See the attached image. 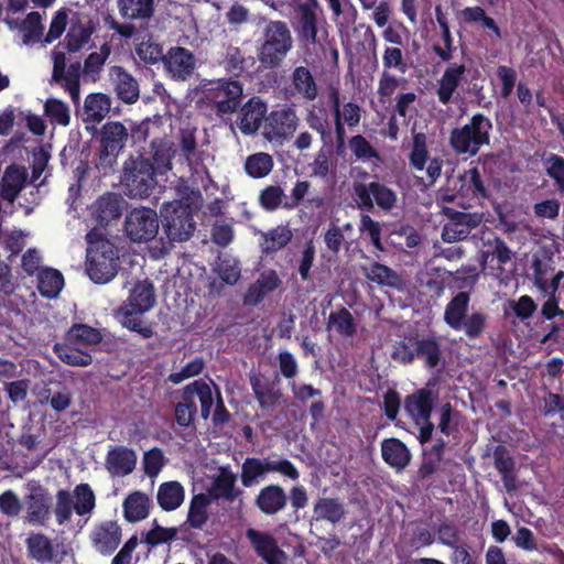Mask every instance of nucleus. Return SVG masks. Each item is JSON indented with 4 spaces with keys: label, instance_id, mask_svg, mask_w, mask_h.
Here are the masks:
<instances>
[{
    "label": "nucleus",
    "instance_id": "09e8293b",
    "mask_svg": "<svg viewBox=\"0 0 564 564\" xmlns=\"http://www.w3.org/2000/svg\"><path fill=\"white\" fill-rule=\"evenodd\" d=\"M66 339L74 345L90 346L102 340V335L97 328L86 324H74L67 332Z\"/></svg>",
    "mask_w": 564,
    "mask_h": 564
},
{
    "label": "nucleus",
    "instance_id": "864d4df0",
    "mask_svg": "<svg viewBox=\"0 0 564 564\" xmlns=\"http://www.w3.org/2000/svg\"><path fill=\"white\" fill-rule=\"evenodd\" d=\"M328 325H333L336 332L344 337H351L357 332L354 316L346 307L330 312Z\"/></svg>",
    "mask_w": 564,
    "mask_h": 564
},
{
    "label": "nucleus",
    "instance_id": "2eb2a0df",
    "mask_svg": "<svg viewBox=\"0 0 564 564\" xmlns=\"http://www.w3.org/2000/svg\"><path fill=\"white\" fill-rule=\"evenodd\" d=\"M246 538L254 553L265 564L288 563V554L279 546L276 539L271 533L249 528L246 531Z\"/></svg>",
    "mask_w": 564,
    "mask_h": 564
},
{
    "label": "nucleus",
    "instance_id": "4468645a",
    "mask_svg": "<svg viewBox=\"0 0 564 564\" xmlns=\"http://www.w3.org/2000/svg\"><path fill=\"white\" fill-rule=\"evenodd\" d=\"M299 118L293 108L284 106L272 110L265 117L263 135L269 141H282L296 130Z\"/></svg>",
    "mask_w": 564,
    "mask_h": 564
},
{
    "label": "nucleus",
    "instance_id": "4c0bfd02",
    "mask_svg": "<svg viewBox=\"0 0 564 564\" xmlns=\"http://www.w3.org/2000/svg\"><path fill=\"white\" fill-rule=\"evenodd\" d=\"M364 274L369 281L381 286H389L398 291L404 288L402 276L390 267L379 262H373L369 267L364 268Z\"/></svg>",
    "mask_w": 564,
    "mask_h": 564
},
{
    "label": "nucleus",
    "instance_id": "2f4dec72",
    "mask_svg": "<svg viewBox=\"0 0 564 564\" xmlns=\"http://www.w3.org/2000/svg\"><path fill=\"white\" fill-rule=\"evenodd\" d=\"M112 100L104 93H91L85 98L83 108V120L85 122L99 123L111 110Z\"/></svg>",
    "mask_w": 564,
    "mask_h": 564
},
{
    "label": "nucleus",
    "instance_id": "f704fd0d",
    "mask_svg": "<svg viewBox=\"0 0 564 564\" xmlns=\"http://www.w3.org/2000/svg\"><path fill=\"white\" fill-rule=\"evenodd\" d=\"M317 14L315 9L308 3L300 4L296 26L300 41L305 44L315 45L317 43Z\"/></svg>",
    "mask_w": 564,
    "mask_h": 564
},
{
    "label": "nucleus",
    "instance_id": "c9c22d12",
    "mask_svg": "<svg viewBox=\"0 0 564 564\" xmlns=\"http://www.w3.org/2000/svg\"><path fill=\"white\" fill-rule=\"evenodd\" d=\"M494 465L501 476L507 491L517 489L516 463L509 451L502 446H496L494 451Z\"/></svg>",
    "mask_w": 564,
    "mask_h": 564
},
{
    "label": "nucleus",
    "instance_id": "473e14b6",
    "mask_svg": "<svg viewBox=\"0 0 564 564\" xmlns=\"http://www.w3.org/2000/svg\"><path fill=\"white\" fill-rule=\"evenodd\" d=\"M382 459L397 470L404 469L411 460V453L399 438H387L381 443Z\"/></svg>",
    "mask_w": 564,
    "mask_h": 564
},
{
    "label": "nucleus",
    "instance_id": "13d9d810",
    "mask_svg": "<svg viewBox=\"0 0 564 564\" xmlns=\"http://www.w3.org/2000/svg\"><path fill=\"white\" fill-rule=\"evenodd\" d=\"M348 144L357 161L369 162L371 160H381L379 152L361 134L351 137Z\"/></svg>",
    "mask_w": 564,
    "mask_h": 564
},
{
    "label": "nucleus",
    "instance_id": "6e6d98bb",
    "mask_svg": "<svg viewBox=\"0 0 564 564\" xmlns=\"http://www.w3.org/2000/svg\"><path fill=\"white\" fill-rule=\"evenodd\" d=\"M54 351L63 362L69 366L86 367L93 362L90 354L75 349L65 344H55Z\"/></svg>",
    "mask_w": 564,
    "mask_h": 564
},
{
    "label": "nucleus",
    "instance_id": "58836bf2",
    "mask_svg": "<svg viewBox=\"0 0 564 564\" xmlns=\"http://www.w3.org/2000/svg\"><path fill=\"white\" fill-rule=\"evenodd\" d=\"M415 358L422 360L424 366L433 369L444 362L440 341L433 337H419L416 339Z\"/></svg>",
    "mask_w": 564,
    "mask_h": 564
},
{
    "label": "nucleus",
    "instance_id": "39448f33",
    "mask_svg": "<svg viewBox=\"0 0 564 564\" xmlns=\"http://www.w3.org/2000/svg\"><path fill=\"white\" fill-rule=\"evenodd\" d=\"M196 398L200 404L202 419L209 417L214 405L213 391L205 380L198 379L183 388L181 400L174 406L175 422L180 427L186 429L194 424L197 414Z\"/></svg>",
    "mask_w": 564,
    "mask_h": 564
},
{
    "label": "nucleus",
    "instance_id": "bf43d9fd",
    "mask_svg": "<svg viewBox=\"0 0 564 564\" xmlns=\"http://www.w3.org/2000/svg\"><path fill=\"white\" fill-rule=\"evenodd\" d=\"M75 512L78 516L90 513L96 506V497L88 484H79L74 489Z\"/></svg>",
    "mask_w": 564,
    "mask_h": 564
},
{
    "label": "nucleus",
    "instance_id": "0eeeda50",
    "mask_svg": "<svg viewBox=\"0 0 564 564\" xmlns=\"http://www.w3.org/2000/svg\"><path fill=\"white\" fill-rule=\"evenodd\" d=\"M119 268V250L110 240L101 239L87 248L86 271L94 283L110 282Z\"/></svg>",
    "mask_w": 564,
    "mask_h": 564
},
{
    "label": "nucleus",
    "instance_id": "774afa93",
    "mask_svg": "<svg viewBox=\"0 0 564 564\" xmlns=\"http://www.w3.org/2000/svg\"><path fill=\"white\" fill-rule=\"evenodd\" d=\"M165 465V457L161 448L153 447L143 455L144 474L151 478L156 477Z\"/></svg>",
    "mask_w": 564,
    "mask_h": 564
},
{
    "label": "nucleus",
    "instance_id": "7ed1b4c3",
    "mask_svg": "<svg viewBox=\"0 0 564 564\" xmlns=\"http://www.w3.org/2000/svg\"><path fill=\"white\" fill-rule=\"evenodd\" d=\"M492 122L481 112L474 113L464 126L449 133V147L456 155L473 158L479 150L490 144Z\"/></svg>",
    "mask_w": 564,
    "mask_h": 564
},
{
    "label": "nucleus",
    "instance_id": "bb28decb",
    "mask_svg": "<svg viewBox=\"0 0 564 564\" xmlns=\"http://www.w3.org/2000/svg\"><path fill=\"white\" fill-rule=\"evenodd\" d=\"M249 382L254 398L262 410L273 409L280 402L282 393L274 382L256 373L249 377Z\"/></svg>",
    "mask_w": 564,
    "mask_h": 564
},
{
    "label": "nucleus",
    "instance_id": "c85d7f7f",
    "mask_svg": "<svg viewBox=\"0 0 564 564\" xmlns=\"http://www.w3.org/2000/svg\"><path fill=\"white\" fill-rule=\"evenodd\" d=\"M122 199L113 193L100 196L95 203L94 218L100 227L108 226L111 221L120 218L122 214Z\"/></svg>",
    "mask_w": 564,
    "mask_h": 564
},
{
    "label": "nucleus",
    "instance_id": "49530a36",
    "mask_svg": "<svg viewBox=\"0 0 564 564\" xmlns=\"http://www.w3.org/2000/svg\"><path fill=\"white\" fill-rule=\"evenodd\" d=\"M150 499L141 492L134 491L130 494L123 501V516L129 522H138L149 516Z\"/></svg>",
    "mask_w": 564,
    "mask_h": 564
},
{
    "label": "nucleus",
    "instance_id": "9b49d317",
    "mask_svg": "<svg viewBox=\"0 0 564 564\" xmlns=\"http://www.w3.org/2000/svg\"><path fill=\"white\" fill-rule=\"evenodd\" d=\"M267 473H279L292 480H297L300 477L299 470L289 459L270 460L247 457L241 466V484L243 487L249 488Z\"/></svg>",
    "mask_w": 564,
    "mask_h": 564
},
{
    "label": "nucleus",
    "instance_id": "cd10ccee",
    "mask_svg": "<svg viewBox=\"0 0 564 564\" xmlns=\"http://www.w3.org/2000/svg\"><path fill=\"white\" fill-rule=\"evenodd\" d=\"M135 464V452L126 446L112 447L106 457V467L108 471L116 476H127L131 474Z\"/></svg>",
    "mask_w": 564,
    "mask_h": 564
},
{
    "label": "nucleus",
    "instance_id": "338daca9",
    "mask_svg": "<svg viewBox=\"0 0 564 564\" xmlns=\"http://www.w3.org/2000/svg\"><path fill=\"white\" fill-rule=\"evenodd\" d=\"M284 197V192L279 185H268L260 191L259 204L267 212L276 210Z\"/></svg>",
    "mask_w": 564,
    "mask_h": 564
},
{
    "label": "nucleus",
    "instance_id": "37998d69",
    "mask_svg": "<svg viewBox=\"0 0 564 564\" xmlns=\"http://www.w3.org/2000/svg\"><path fill=\"white\" fill-rule=\"evenodd\" d=\"M212 503V498L205 494L194 495L191 499L186 523L196 530H202L208 519V507Z\"/></svg>",
    "mask_w": 564,
    "mask_h": 564
},
{
    "label": "nucleus",
    "instance_id": "9d476101",
    "mask_svg": "<svg viewBox=\"0 0 564 564\" xmlns=\"http://www.w3.org/2000/svg\"><path fill=\"white\" fill-rule=\"evenodd\" d=\"M127 128L119 121H108L99 130L98 169L105 173L112 170L118 155L123 151L128 141Z\"/></svg>",
    "mask_w": 564,
    "mask_h": 564
},
{
    "label": "nucleus",
    "instance_id": "7c9ffc66",
    "mask_svg": "<svg viewBox=\"0 0 564 564\" xmlns=\"http://www.w3.org/2000/svg\"><path fill=\"white\" fill-rule=\"evenodd\" d=\"M122 19L128 21H150L155 12V0H117Z\"/></svg>",
    "mask_w": 564,
    "mask_h": 564
},
{
    "label": "nucleus",
    "instance_id": "6ab92c4d",
    "mask_svg": "<svg viewBox=\"0 0 564 564\" xmlns=\"http://www.w3.org/2000/svg\"><path fill=\"white\" fill-rule=\"evenodd\" d=\"M58 543L43 532H31L25 539L26 555L37 564L58 561Z\"/></svg>",
    "mask_w": 564,
    "mask_h": 564
},
{
    "label": "nucleus",
    "instance_id": "20e7f679",
    "mask_svg": "<svg viewBox=\"0 0 564 564\" xmlns=\"http://www.w3.org/2000/svg\"><path fill=\"white\" fill-rule=\"evenodd\" d=\"M293 46V39L284 21H270L263 29V36L257 50L259 69H276Z\"/></svg>",
    "mask_w": 564,
    "mask_h": 564
},
{
    "label": "nucleus",
    "instance_id": "8fccbe9b",
    "mask_svg": "<svg viewBox=\"0 0 564 564\" xmlns=\"http://www.w3.org/2000/svg\"><path fill=\"white\" fill-rule=\"evenodd\" d=\"M459 181L462 182L460 192L465 191L466 194H470L473 197H488V191L477 166H474L460 174Z\"/></svg>",
    "mask_w": 564,
    "mask_h": 564
},
{
    "label": "nucleus",
    "instance_id": "e2e57ef3",
    "mask_svg": "<svg viewBox=\"0 0 564 564\" xmlns=\"http://www.w3.org/2000/svg\"><path fill=\"white\" fill-rule=\"evenodd\" d=\"M215 271L226 284H236L241 276V269L237 259L231 257L219 258Z\"/></svg>",
    "mask_w": 564,
    "mask_h": 564
},
{
    "label": "nucleus",
    "instance_id": "680f3d73",
    "mask_svg": "<svg viewBox=\"0 0 564 564\" xmlns=\"http://www.w3.org/2000/svg\"><path fill=\"white\" fill-rule=\"evenodd\" d=\"M416 339L417 336H408L395 341L391 358L403 365L412 364L415 359Z\"/></svg>",
    "mask_w": 564,
    "mask_h": 564
},
{
    "label": "nucleus",
    "instance_id": "603ef678",
    "mask_svg": "<svg viewBox=\"0 0 564 564\" xmlns=\"http://www.w3.org/2000/svg\"><path fill=\"white\" fill-rule=\"evenodd\" d=\"M110 53L111 47L107 42L100 46L99 52L90 53L84 61V74L96 80L99 77Z\"/></svg>",
    "mask_w": 564,
    "mask_h": 564
},
{
    "label": "nucleus",
    "instance_id": "a18cd8bd",
    "mask_svg": "<svg viewBox=\"0 0 564 564\" xmlns=\"http://www.w3.org/2000/svg\"><path fill=\"white\" fill-rule=\"evenodd\" d=\"M64 286L63 274L52 268H44L37 272V290L46 299H55Z\"/></svg>",
    "mask_w": 564,
    "mask_h": 564
},
{
    "label": "nucleus",
    "instance_id": "f03ea898",
    "mask_svg": "<svg viewBox=\"0 0 564 564\" xmlns=\"http://www.w3.org/2000/svg\"><path fill=\"white\" fill-rule=\"evenodd\" d=\"M470 293L460 291L446 304L443 315L444 323L453 330L460 332L468 339H477L487 328L488 315L482 311H473L468 314Z\"/></svg>",
    "mask_w": 564,
    "mask_h": 564
},
{
    "label": "nucleus",
    "instance_id": "79ce46f5",
    "mask_svg": "<svg viewBox=\"0 0 564 564\" xmlns=\"http://www.w3.org/2000/svg\"><path fill=\"white\" fill-rule=\"evenodd\" d=\"M150 161L158 174H164L172 169V143L164 138H155L150 144Z\"/></svg>",
    "mask_w": 564,
    "mask_h": 564
},
{
    "label": "nucleus",
    "instance_id": "6e6552de",
    "mask_svg": "<svg viewBox=\"0 0 564 564\" xmlns=\"http://www.w3.org/2000/svg\"><path fill=\"white\" fill-rule=\"evenodd\" d=\"M164 231L171 241H187L195 230L193 210L183 200L165 203L161 209Z\"/></svg>",
    "mask_w": 564,
    "mask_h": 564
},
{
    "label": "nucleus",
    "instance_id": "3c124183",
    "mask_svg": "<svg viewBox=\"0 0 564 564\" xmlns=\"http://www.w3.org/2000/svg\"><path fill=\"white\" fill-rule=\"evenodd\" d=\"M55 506L52 508L56 522L58 525H63L70 521L73 511H75L74 497L70 491L66 489L57 490L55 495Z\"/></svg>",
    "mask_w": 564,
    "mask_h": 564
},
{
    "label": "nucleus",
    "instance_id": "f8f14e48",
    "mask_svg": "<svg viewBox=\"0 0 564 564\" xmlns=\"http://www.w3.org/2000/svg\"><path fill=\"white\" fill-rule=\"evenodd\" d=\"M159 223L155 210L148 207L133 208L126 216L124 231L133 242H148L156 237Z\"/></svg>",
    "mask_w": 564,
    "mask_h": 564
},
{
    "label": "nucleus",
    "instance_id": "5fc2aeb1",
    "mask_svg": "<svg viewBox=\"0 0 564 564\" xmlns=\"http://www.w3.org/2000/svg\"><path fill=\"white\" fill-rule=\"evenodd\" d=\"M19 28L23 33V43L25 45L39 42L43 35L41 14L37 11H31Z\"/></svg>",
    "mask_w": 564,
    "mask_h": 564
},
{
    "label": "nucleus",
    "instance_id": "4be33fe9",
    "mask_svg": "<svg viewBox=\"0 0 564 564\" xmlns=\"http://www.w3.org/2000/svg\"><path fill=\"white\" fill-rule=\"evenodd\" d=\"M109 77L117 97L124 104H134L140 96L137 79L121 66H111Z\"/></svg>",
    "mask_w": 564,
    "mask_h": 564
},
{
    "label": "nucleus",
    "instance_id": "a19ab883",
    "mask_svg": "<svg viewBox=\"0 0 564 564\" xmlns=\"http://www.w3.org/2000/svg\"><path fill=\"white\" fill-rule=\"evenodd\" d=\"M292 86L296 94L313 101L318 96V88L312 72L305 66H296L291 74Z\"/></svg>",
    "mask_w": 564,
    "mask_h": 564
},
{
    "label": "nucleus",
    "instance_id": "4d7b16f0",
    "mask_svg": "<svg viewBox=\"0 0 564 564\" xmlns=\"http://www.w3.org/2000/svg\"><path fill=\"white\" fill-rule=\"evenodd\" d=\"M546 175L554 181L558 193L564 194V158L549 153L542 159Z\"/></svg>",
    "mask_w": 564,
    "mask_h": 564
},
{
    "label": "nucleus",
    "instance_id": "052dcab7",
    "mask_svg": "<svg viewBox=\"0 0 564 564\" xmlns=\"http://www.w3.org/2000/svg\"><path fill=\"white\" fill-rule=\"evenodd\" d=\"M44 113L52 123L66 127L70 122L69 108L59 99L48 98L44 104Z\"/></svg>",
    "mask_w": 564,
    "mask_h": 564
},
{
    "label": "nucleus",
    "instance_id": "0e129e2a",
    "mask_svg": "<svg viewBox=\"0 0 564 564\" xmlns=\"http://www.w3.org/2000/svg\"><path fill=\"white\" fill-rule=\"evenodd\" d=\"M427 160L426 137L424 133H416L413 137V145L409 155L410 165L416 171H423Z\"/></svg>",
    "mask_w": 564,
    "mask_h": 564
},
{
    "label": "nucleus",
    "instance_id": "e433bc0d",
    "mask_svg": "<svg viewBox=\"0 0 564 564\" xmlns=\"http://www.w3.org/2000/svg\"><path fill=\"white\" fill-rule=\"evenodd\" d=\"M236 475L223 468L216 476L209 489L208 496L213 499H225L226 501L234 502L242 491L236 488Z\"/></svg>",
    "mask_w": 564,
    "mask_h": 564
},
{
    "label": "nucleus",
    "instance_id": "5701e85b",
    "mask_svg": "<svg viewBox=\"0 0 564 564\" xmlns=\"http://www.w3.org/2000/svg\"><path fill=\"white\" fill-rule=\"evenodd\" d=\"M466 70L465 64L458 63H449L445 68L436 87V96L442 105L447 106L453 101V96L464 79Z\"/></svg>",
    "mask_w": 564,
    "mask_h": 564
},
{
    "label": "nucleus",
    "instance_id": "aec40b11",
    "mask_svg": "<svg viewBox=\"0 0 564 564\" xmlns=\"http://www.w3.org/2000/svg\"><path fill=\"white\" fill-rule=\"evenodd\" d=\"M194 54L182 46L171 47L163 58L164 67L174 80H187L195 69Z\"/></svg>",
    "mask_w": 564,
    "mask_h": 564
},
{
    "label": "nucleus",
    "instance_id": "c03bdc74",
    "mask_svg": "<svg viewBox=\"0 0 564 564\" xmlns=\"http://www.w3.org/2000/svg\"><path fill=\"white\" fill-rule=\"evenodd\" d=\"M184 488L178 481L161 484L156 494L158 503L165 511L177 509L184 501Z\"/></svg>",
    "mask_w": 564,
    "mask_h": 564
},
{
    "label": "nucleus",
    "instance_id": "a211bd4d",
    "mask_svg": "<svg viewBox=\"0 0 564 564\" xmlns=\"http://www.w3.org/2000/svg\"><path fill=\"white\" fill-rule=\"evenodd\" d=\"M122 529L115 520L101 521L89 533L91 546L101 555H111L120 545Z\"/></svg>",
    "mask_w": 564,
    "mask_h": 564
},
{
    "label": "nucleus",
    "instance_id": "b1692460",
    "mask_svg": "<svg viewBox=\"0 0 564 564\" xmlns=\"http://www.w3.org/2000/svg\"><path fill=\"white\" fill-rule=\"evenodd\" d=\"M288 496L279 485H268L254 498L256 507L265 516H274L286 507Z\"/></svg>",
    "mask_w": 564,
    "mask_h": 564
},
{
    "label": "nucleus",
    "instance_id": "423d86ee",
    "mask_svg": "<svg viewBox=\"0 0 564 564\" xmlns=\"http://www.w3.org/2000/svg\"><path fill=\"white\" fill-rule=\"evenodd\" d=\"M158 173L150 159L130 156L123 164L121 185L130 198H148L158 185Z\"/></svg>",
    "mask_w": 564,
    "mask_h": 564
},
{
    "label": "nucleus",
    "instance_id": "c756f323",
    "mask_svg": "<svg viewBox=\"0 0 564 564\" xmlns=\"http://www.w3.org/2000/svg\"><path fill=\"white\" fill-rule=\"evenodd\" d=\"M293 238V231L289 225H279L265 232H260V250L264 256L275 254L285 248Z\"/></svg>",
    "mask_w": 564,
    "mask_h": 564
},
{
    "label": "nucleus",
    "instance_id": "dca6fc26",
    "mask_svg": "<svg viewBox=\"0 0 564 564\" xmlns=\"http://www.w3.org/2000/svg\"><path fill=\"white\" fill-rule=\"evenodd\" d=\"M236 124L243 135H253L261 128L268 112L267 102L259 96H252L236 111Z\"/></svg>",
    "mask_w": 564,
    "mask_h": 564
},
{
    "label": "nucleus",
    "instance_id": "f257e3e1",
    "mask_svg": "<svg viewBox=\"0 0 564 564\" xmlns=\"http://www.w3.org/2000/svg\"><path fill=\"white\" fill-rule=\"evenodd\" d=\"M154 304L153 284L148 281L138 282L132 288L128 300L119 307L117 318L127 329L139 334L143 339H149L154 335V330L150 323L142 319V315Z\"/></svg>",
    "mask_w": 564,
    "mask_h": 564
},
{
    "label": "nucleus",
    "instance_id": "de8ad7c7",
    "mask_svg": "<svg viewBox=\"0 0 564 564\" xmlns=\"http://www.w3.org/2000/svg\"><path fill=\"white\" fill-rule=\"evenodd\" d=\"M274 162L270 154L258 152L247 156L245 172L252 178H263L273 170Z\"/></svg>",
    "mask_w": 564,
    "mask_h": 564
},
{
    "label": "nucleus",
    "instance_id": "412c9836",
    "mask_svg": "<svg viewBox=\"0 0 564 564\" xmlns=\"http://www.w3.org/2000/svg\"><path fill=\"white\" fill-rule=\"evenodd\" d=\"M436 400L435 392L427 388H421L405 397L404 410L419 424L422 419H431Z\"/></svg>",
    "mask_w": 564,
    "mask_h": 564
},
{
    "label": "nucleus",
    "instance_id": "69168bd1",
    "mask_svg": "<svg viewBox=\"0 0 564 564\" xmlns=\"http://www.w3.org/2000/svg\"><path fill=\"white\" fill-rule=\"evenodd\" d=\"M373 203L382 210H391L397 204V194L393 189L380 182H371L370 187Z\"/></svg>",
    "mask_w": 564,
    "mask_h": 564
},
{
    "label": "nucleus",
    "instance_id": "ea45409f",
    "mask_svg": "<svg viewBox=\"0 0 564 564\" xmlns=\"http://www.w3.org/2000/svg\"><path fill=\"white\" fill-rule=\"evenodd\" d=\"M221 65L229 75L238 78L242 76L249 67L254 65V58L252 56H246L240 47L228 45Z\"/></svg>",
    "mask_w": 564,
    "mask_h": 564
},
{
    "label": "nucleus",
    "instance_id": "ddd939ff",
    "mask_svg": "<svg viewBox=\"0 0 564 564\" xmlns=\"http://www.w3.org/2000/svg\"><path fill=\"white\" fill-rule=\"evenodd\" d=\"M243 85L232 78H221L210 89L209 99L220 117L235 113L242 101Z\"/></svg>",
    "mask_w": 564,
    "mask_h": 564
},
{
    "label": "nucleus",
    "instance_id": "a878e982",
    "mask_svg": "<svg viewBox=\"0 0 564 564\" xmlns=\"http://www.w3.org/2000/svg\"><path fill=\"white\" fill-rule=\"evenodd\" d=\"M29 174L25 166L11 164L2 176L1 196L4 200L13 203L24 188Z\"/></svg>",
    "mask_w": 564,
    "mask_h": 564
},
{
    "label": "nucleus",
    "instance_id": "1a4fd4ad",
    "mask_svg": "<svg viewBox=\"0 0 564 564\" xmlns=\"http://www.w3.org/2000/svg\"><path fill=\"white\" fill-rule=\"evenodd\" d=\"M26 489L28 492L23 497V523L31 527H47L53 508L51 492L37 481H30Z\"/></svg>",
    "mask_w": 564,
    "mask_h": 564
},
{
    "label": "nucleus",
    "instance_id": "72a5a7b5",
    "mask_svg": "<svg viewBox=\"0 0 564 564\" xmlns=\"http://www.w3.org/2000/svg\"><path fill=\"white\" fill-rule=\"evenodd\" d=\"M346 514L344 503L339 498L319 497L313 506V520L339 523Z\"/></svg>",
    "mask_w": 564,
    "mask_h": 564
},
{
    "label": "nucleus",
    "instance_id": "f3484780",
    "mask_svg": "<svg viewBox=\"0 0 564 564\" xmlns=\"http://www.w3.org/2000/svg\"><path fill=\"white\" fill-rule=\"evenodd\" d=\"M444 215L447 217V223L442 229V239L445 242H455L468 238L471 229L479 225V219L475 214L445 207Z\"/></svg>",
    "mask_w": 564,
    "mask_h": 564
},
{
    "label": "nucleus",
    "instance_id": "393cba45",
    "mask_svg": "<svg viewBox=\"0 0 564 564\" xmlns=\"http://www.w3.org/2000/svg\"><path fill=\"white\" fill-rule=\"evenodd\" d=\"M95 32V26L91 20H83L79 17L73 19L70 21L69 29L66 33V36L59 45H64V47L69 53H76L80 51L89 41Z\"/></svg>",
    "mask_w": 564,
    "mask_h": 564
}]
</instances>
